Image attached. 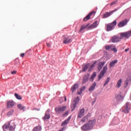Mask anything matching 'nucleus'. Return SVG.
<instances>
[{
  "instance_id": "f704fd0d",
  "label": "nucleus",
  "mask_w": 131,
  "mask_h": 131,
  "mask_svg": "<svg viewBox=\"0 0 131 131\" xmlns=\"http://www.w3.org/2000/svg\"><path fill=\"white\" fill-rule=\"evenodd\" d=\"M15 128H16V124H14L13 126H12V125H11V124H10V126L9 127V131H14Z\"/></svg>"
},
{
  "instance_id": "0eeeda50",
  "label": "nucleus",
  "mask_w": 131,
  "mask_h": 131,
  "mask_svg": "<svg viewBox=\"0 0 131 131\" xmlns=\"http://www.w3.org/2000/svg\"><path fill=\"white\" fill-rule=\"evenodd\" d=\"M129 21V20H128V19L125 18L122 20V21H120L118 24V27H119V28H121V27H124L125 25H127V23H128Z\"/></svg>"
},
{
  "instance_id": "58836bf2",
  "label": "nucleus",
  "mask_w": 131,
  "mask_h": 131,
  "mask_svg": "<svg viewBox=\"0 0 131 131\" xmlns=\"http://www.w3.org/2000/svg\"><path fill=\"white\" fill-rule=\"evenodd\" d=\"M111 51L114 52V53H117L118 50L116 49V46L113 45V46L112 47Z\"/></svg>"
},
{
  "instance_id": "680f3d73",
  "label": "nucleus",
  "mask_w": 131,
  "mask_h": 131,
  "mask_svg": "<svg viewBox=\"0 0 131 131\" xmlns=\"http://www.w3.org/2000/svg\"><path fill=\"white\" fill-rule=\"evenodd\" d=\"M128 51H129V47H128L127 49H125V53H127V52H128Z\"/></svg>"
},
{
  "instance_id": "3c124183",
  "label": "nucleus",
  "mask_w": 131,
  "mask_h": 131,
  "mask_svg": "<svg viewBox=\"0 0 131 131\" xmlns=\"http://www.w3.org/2000/svg\"><path fill=\"white\" fill-rule=\"evenodd\" d=\"M86 119L84 117H83L82 118V119L81 120V121H80V122H82L83 123H84V122H85V120H86Z\"/></svg>"
},
{
  "instance_id": "de8ad7c7",
  "label": "nucleus",
  "mask_w": 131,
  "mask_h": 131,
  "mask_svg": "<svg viewBox=\"0 0 131 131\" xmlns=\"http://www.w3.org/2000/svg\"><path fill=\"white\" fill-rule=\"evenodd\" d=\"M102 69H103L102 67H101L100 66L98 65L97 67V70H98V72H100V71H101Z\"/></svg>"
},
{
  "instance_id": "4d7b16f0",
  "label": "nucleus",
  "mask_w": 131,
  "mask_h": 131,
  "mask_svg": "<svg viewBox=\"0 0 131 131\" xmlns=\"http://www.w3.org/2000/svg\"><path fill=\"white\" fill-rule=\"evenodd\" d=\"M81 94H82V92L81 91H77V94L78 95H81Z\"/></svg>"
},
{
  "instance_id": "aec40b11",
  "label": "nucleus",
  "mask_w": 131,
  "mask_h": 131,
  "mask_svg": "<svg viewBox=\"0 0 131 131\" xmlns=\"http://www.w3.org/2000/svg\"><path fill=\"white\" fill-rule=\"evenodd\" d=\"M118 62V60L117 59H115L112 61L110 62L109 64V68H112V67H114L116 63Z\"/></svg>"
},
{
  "instance_id": "49530a36",
  "label": "nucleus",
  "mask_w": 131,
  "mask_h": 131,
  "mask_svg": "<svg viewBox=\"0 0 131 131\" xmlns=\"http://www.w3.org/2000/svg\"><path fill=\"white\" fill-rule=\"evenodd\" d=\"M118 2V1L116 0V1H114V2H112L110 4L111 7H112V6H113L114 5H116V4Z\"/></svg>"
},
{
  "instance_id": "864d4df0",
  "label": "nucleus",
  "mask_w": 131,
  "mask_h": 131,
  "mask_svg": "<svg viewBox=\"0 0 131 131\" xmlns=\"http://www.w3.org/2000/svg\"><path fill=\"white\" fill-rule=\"evenodd\" d=\"M17 74V71L13 70L11 71V74H12L13 75H14V74Z\"/></svg>"
},
{
  "instance_id": "e433bc0d",
  "label": "nucleus",
  "mask_w": 131,
  "mask_h": 131,
  "mask_svg": "<svg viewBox=\"0 0 131 131\" xmlns=\"http://www.w3.org/2000/svg\"><path fill=\"white\" fill-rule=\"evenodd\" d=\"M117 119L114 118L112 121V124L113 125H117L118 124V122H117Z\"/></svg>"
},
{
  "instance_id": "bb28decb",
  "label": "nucleus",
  "mask_w": 131,
  "mask_h": 131,
  "mask_svg": "<svg viewBox=\"0 0 131 131\" xmlns=\"http://www.w3.org/2000/svg\"><path fill=\"white\" fill-rule=\"evenodd\" d=\"M66 101H67V97L66 96H64L63 97H61L59 99V104H62V103H64V102H66Z\"/></svg>"
},
{
  "instance_id": "7c9ffc66",
  "label": "nucleus",
  "mask_w": 131,
  "mask_h": 131,
  "mask_svg": "<svg viewBox=\"0 0 131 131\" xmlns=\"http://www.w3.org/2000/svg\"><path fill=\"white\" fill-rule=\"evenodd\" d=\"M79 101H80V97H79V96H77L73 100V102L75 104L78 105V104H79Z\"/></svg>"
},
{
  "instance_id": "2eb2a0df",
  "label": "nucleus",
  "mask_w": 131,
  "mask_h": 131,
  "mask_svg": "<svg viewBox=\"0 0 131 131\" xmlns=\"http://www.w3.org/2000/svg\"><path fill=\"white\" fill-rule=\"evenodd\" d=\"M128 77H129V78H127L124 81V86L125 89H126L127 86H128V84L129 83V81H131V76L130 77L129 76H128Z\"/></svg>"
},
{
  "instance_id": "13d9d810",
  "label": "nucleus",
  "mask_w": 131,
  "mask_h": 131,
  "mask_svg": "<svg viewBox=\"0 0 131 131\" xmlns=\"http://www.w3.org/2000/svg\"><path fill=\"white\" fill-rule=\"evenodd\" d=\"M94 80H95V78H93V77L91 76V77L90 78V81H94Z\"/></svg>"
},
{
  "instance_id": "b1692460",
  "label": "nucleus",
  "mask_w": 131,
  "mask_h": 131,
  "mask_svg": "<svg viewBox=\"0 0 131 131\" xmlns=\"http://www.w3.org/2000/svg\"><path fill=\"white\" fill-rule=\"evenodd\" d=\"M90 25L92 29H94V28H97V26H99V23H98V20H95L93 24Z\"/></svg>"
},
{
  "instance_id": "a19ab883",
  "label": "nucleus",
  "mask_w": 131,
  "mask_h": 131,
  "mask_svg": "<svg viewBox=\"0 0 131 131\" xmlns=\"http://www.w3.org/2000/svg\"><path fill=\"white\" fill-rule=\"evenodd\" d=\"M14 109H11L10 111H9L7 113V116H8L9 117H10V116H11V115H13V114H14Z\"/></svg>"
},
{
  "instance_id": "6ab92c4d",
  "label": "nucleus",
  "mask_w": 131,
  "mask_h": 131,
  "mask_svg": "<svg viewBox=\"0 0 131 131\" xmlns=\"http://www.w3.org/2000/svg\"><path fill=\"white\" fill-rule=\"evenodd\" d=\"M82 70L83 71H84L85 72H86L88 71V69L90 68V63H87L86 64L83 63L82 64Z\"/></svg>"
},
{
  "instance_id": "0e129e2a",
  "label": "nucleus",
  "mask_w": 131,
  "mask_h": 131,
  "mask_svg": "<svg viewBox=\"0 0 131 131\" xmlns=\"http://www.w3.org/2000/svg\"><path fill=\"white\" fill-rule=\"evenodd\" d=\"M84 117L88 120V119H89V115H86Z\"/></svg>"
},
{
  "instance_id": "338daca9",
  "label": "nucleus",
  "mask_w": 131,
  "mask_h": 131,
  "mask_svg": "<svg viewBox=\"0 0 131 131\" xmlns=\"http://www.w3.org/2000/svg\"><path fill=\"white\" fill-rule=\"evenodd\" d=\"M87 115H88V116L89 117H91V116H92V113H88V114H87Z\"/></svg>"
},
{
  "instance_id": "e2e57ef3",
  "label": "nucleus",
  "mask_w": 131,
  "mask_h": 131,
  "mask_svg": "<svg viewBox=\"0 0 131 131\" xmlns=\"http://www.w3.org/2000/svg\"><path fill=\"white\" fill-rule=\"evenodd\" d=\"M33 110H36L37 111H39V110H40V108H35V107H34V108H33Z\"/></svg>"
},
{
  "instance_id": "a18cd8bd",
  "label": "nucleus",
  "mask_w": 131,
  "mask_h": 131,
  "mask_svg": "<svg viewBox=\"0 0 131 131\" xmlns=\"http://www.w3.org/2000/svg\"><path fill=\"white\" fill-rule=\"evenodd\" d=\"M85 89H86V86H83L82 88H80L79 89V91H81V92H83V91L85 90Z\"/></svg>"
},
{
  "instance_id": "052dcab7",
  "label": "nucleus",
  "mask_w": 131,
  "mask_h": 131,
  "mask_svg": "<svg viewBox=\"0 0 131 131\" xmlns=\"http://www.w3.org/2000/svg\"><path fill=\"white\" fill-rule=\"evenodd\" d=\"M31 51H32V50H31V49H29L28 50H27V51L26 52V54H27V53H31Z\"/></svg>"
},
{
  "instance_id": "bf43d9fd",
  "label": "nucleus",
  "mask_w": 131,
  "mask_h": 131,
  "mask_svg": "<svg viewBox=\"0 0 131 131\" xmlns=\"http://www.w3.org/2000/svg\"><path fill=\"white\" fill-rule=\"evenodd\" d=\"M46 45H47L48 48H51L52 47V45L50 43L47 42Z\"/></svg>"
},
{
  "instance_id": "393cba45",
  "label": "nucleus",
  "mask_w": 131,
  "mask_h": 131,
  "mask_svg": "<svg viewBox=\"0 0 131 131\" xmlns=\"http://www.w3.org/2000/svg\"><path fill=\"white\" fill-rule=\"evenodd\" d=\"M108 70V67L107 64H105L102 68V70L100 72L103 73V74H105L107 73V71Z\"/></svg>"
},
{
  "instance_id": "c03bdc74",
  "label": "nucleus",
  "mask_w": 131,
  "mask_h": 131,
  "mask_svg": "<svg viewBox=\"0 0 131 131\" xmlns=\"http://www.w3.org/2000/svg\"><path fill=\"white\" fill-rule=\"evenodd\" d=\"M96 76H97V72H94L91 75V77H93L94 78H96Z\"/></svg>"
},
{
  "instance_id": "f257e3e1",
  "label": "nucleus",
  "mask_w": 131,
  "mask_h": 131,
  "mask_svg": "<svg viewBox=\"0 0 131 131\" xmlns=\"http://www.w3.org/2000/svg\"><path fill=\"white\" fill-rule=\"evenodd\" d=\"M131 36V30L127 32H121L120 33V37L117 35H115L111 37L110 39L109 42H113L115 43L116 42H120L121 39H128Z\"/></svg>"
},
{
  "instance_id": "09e8293b",
  "label": "nucleus",
  "mask_w": 131,
  "mask_h": 131,
  "mask_svg": "<svg viewBox=\"0 0 131 131\" xmlns=\"http://www.w3.org/2000/svg\"><path fill=\"white\" fill-rule=\"evenodd\" d=\"M119 10V8H117L115 9L114 10L111 11V12H112V14H113L114 13H115V12H117V11H118Z\"/></svg>"
},
{
  "instance_id": "5701e85b",
  "label": "nucleus",
  "mask_w": 131,
  "mask_h": 131,
  "mask_svg": "<svg viewBox=\"0 0 131 131\" xmlns=\"http://www.w3.org/2000/svg\"><path fill=\"white\" fill-rule=\"evenodd\" d=\"M10 122H9L8 124L5 123L2 126V128L3 129V131H7V129H9V128L10 127Z\"/></svg>"
},
{
  "instance_id": "dca6fc26",
  "label": "nucleus",
  "mask_w": 131,
  "mask_h": 131,
  "mask_svg": "<svg viewBox=\"0 0 131 131\" xmlns=\"http://www.w3.org/2000/svg\"><path fill=\"white\" fill-rule=\"evenodd\" d=\"M112 14V12L111 11L110 12H105L103 15L102 17V19H106V18H108L110 17Z\"/></svg>"
},
{
  "instance_id": "4468645a",
  "label": "nucleus",
  "mask_w": 131,
  "mask_h": 131,
  "mask_svg": "<svg viewBox=\"0 0 131 131\" xmlns=\"http://www.w3.org/2000/svg\"><path fill=\"white\" fill-rule=\"evenodd\" d=\"M84 112H85V109H84V107L80 109L78 114V118L83 117V116H84Z\"/></svg>"
},
{
  "instance_id": "1a4fd4ad",
  "label": "nucleus",
  "mask_w": 131,
  "mask_h": 131,
  "mask_svg": "<svg viewBox=\"0 0 131 131\" xmlns=\"http://www.w3.org/2000/svg\"><path fill=\"white\" fill-rule=\"evenodd\" d=\"M98 63V60L94 61L92 64L89 63V68L88 70V72H92V70H94V68H95L96 66V64Z\"/></svg>"
},
{
  "instance_id": "c85d7f7f",
  "label": "nucleus",
  "mask_w": 131,
  "mask_h": 131,
  "mask_svg": "<svg viewBox=\"0 0 131 131\" xmlns=\"http://www.w3.org/2000/svg\"><path fill=\"white\" fill-rule=\"evenodd\" d=\"M104 76H105V74H103V73L100 72L98 76V79L97 80V81H100L101 78H103Z\"/></svg>"
},
{
  "instance_id": "20e7f679",
  "label": "nucleus",
  "mask_w": 131,
  "mask_h": 131,
  "mask_svg": "<svg viewBox=\"0 0 131 131\" xmlns=\"http://www.w3.org/2000/svg\"><path fill=\"white\" fill-rule=\"evenodd\" d=\"M66 109H67V105L55 107V112H56V113H57V114H60V113H63L64 111H66Z\"/></svg>"
},
{
  "instance_id": "37998d69",
  "label": "nucleus",
  "mask_w": 131,
  "mask_h": 131,
  "mask_svg": "<svg viewBox=\"0 0 131 131\" xmlns=\"http://www.w3.org/2000/svg\"><path fill=\"white\" fill-rule=\"evenodd\" d=\"M106 62L105 61H100L98 65L102 68L104 67V66L105 65Z\"/></svg>"
},
{
  "instance_id": "4c0bfd02",
  "label": "nucleus",
  "mask_w": 131,
  "mask_h": 131,
  "mask_svg": "<svg viewBox=\"0 0 131 131\" xmlns=\"http://www.w3.org/2000/svg\"><path fill=\"white\" fill-rule=\"evenodd\" d=\"M71 111H74L75 109H76V107H77V104L76 103H73V104H71Z\"/></svg>"
},
{
  "instance_id": "79ce46f5",
  "label": "nucleus",
  "mask_w": 131,
  "mask_h": 131,
  "mask_svg": "<svg viewBox=\"0 0 131 131\" xmlns=\"http://www.w3.org/2000/svg\"><path fill=\"white\" fill-rule=\"evenodd\" d=\"M68 115H69V110L66 111L62 115V117H67Z\"/></svg>"
},
{
  "instance_id": "f03ea898",
  "label": "nucleus",
  "mask_w": 131,
  "mask_h": 131,
  "mask_svg": "<svg viewBox=\"0 0 131 131\" xmlns=\"http://www.w3.org/2000/svg\"><path fill=\"white\" fill-rule=\"evenodd\" d=\"M97 120H89L87 123H84L81 127V129L83 131H89L94 129V126L96 124Z\"/></svg>"
},
{
  "instance_id": "f3484780",
  "label": "nucleus",
  "mask_w": 131,
  "mask_h": 131,
  "mask_svg": "<svg viewBox=\"0 0 131 131\" xmlns=\"http://www.w3.org/2000/svg\"><path fill=\"white\" fill-rule=\"evenodd\" d=\"M96 86H97V82H94L92 85H91L89 89V92H94V91H95V89H96Z\"/></svg>"
},
{
  "instance_id": "6e6d98bb",
  "label": "nucleus",
  "mask_w": 131,
  "mask_h": 131,
  "mask_svg": "<svg viewBox=\"0 0 131 131\" xmlns=\"http://www.w3.org/2000/svg\"><path fill=\"white\" fill-rule=\"evenodd\" d=\"M25 56V53H21L20 54V57L21 58H24Z\"/></svg>"
},
{
  "instance_id": "c756f323",
  "label": "nucleus",
  "mask_w": 131,
  "mask_h": 131,
  "mask_svg": "<svg viewBox=\"0 0 131 131\" xmlns=\"http://www.w3.org/2000/svg\"><path fill=\"white\" fill-rule=\"evenodd\" d=\"M42 127L40 125L34 127L33 129V131H41Z\"/></svg>"
},
{
  "instance_id": "39448f33",
  "label": "nucleus",
  "mask_w": 131,
  "mask_h": 131,
  "mask_svg": "<svg viewBox=\"0 0 131 131\" xmlns=\"http://www.w3.org/2000/svg\"><path fill=\"white\" fill-rule=\"evenodd\" d=\"M87 29L88 30H92V27L91 26V23H88L86 25H81L80 30H79V33H81L82 30H85Z\"/></svg>"
},
{
  "instance_id": "412c9836",
  "label": "nucleus",
  "mask_w": 131,
  "mask_h": 131,
  "mask_svg": "<svg viewBox=\"0 0 131 131\" xmlns=\"http://www.w3.org/2000/svg\"><path fill=\"white\" fill-rule=\"evenodd\" d=\"M124 97L121 95V94H118L117 95H115V99L117 102H119L120 101H122L123 100Z\"/></svg>"
},
{
  "instance_id": "ddd939ff",
  "label": "nucleus",
  "mask_w": 131,
  "mask_h": 131,
  "mask_svg": "<svg viewBox=\"0 0 131 131\" xmlns=\"http://www.w3.org/2000/svg\"><path fill=\"white\" fill-rule=\"evenodd\" d=\"M77 89H79V83H75L73 84L71 88V92H72V94L77 90Z\"/></svg>"
},
{
  "instance_id": "f8f14e48",
  "label": "nucleus",
  "mask_w": 131,
  "mask_h": 131,
  "mask_svg": "<svg viewBox=\"0 0 131 131\" xmlns=\"http://www.w3.org/2000/svg\"><path fill=\"white\" fill-rule=\"evenodd\" d=\"M72 117V115L69 116L68 118H67L65 120H64L61 123V126H65L66 125H67V124L69 123V121H70V119H71Z\"/></svg>"
},
{
  "instance_id": "cd10ccee",
  "label": "nucleus",
  "mask_w": 131,
  "mask_h": 131,
  "mask_svg": "<svg viewBox=\"0 0 131 131\" xmlns=\"http://www.w3.org/2000/svg\"><path fill=\"white\" fill-rule=\"evenodd\" d=\"M91 14L89 13L85 17H84L83 19V21L84 22H87V21H89V20L91 19V17L92 15Z\"/></svg>"
},
{
  "instance_id": "72a5a7b5",
  "label": "nucleus",
  "mask_w": 131,
  "mask_h": 131,
  "mask_svg": "<svg viewBox=\"0 0 131 131\" xmlns=\"http://www.w3.org/2000/svg\"><path fill=\"white\" fill-rule=\"evenodd\" d=\"M14 96L17 99V100H22V96L18 93H15Z\"/></svg>"
},
{
  "instance_id": "473e14b6",
  "label": "nucleus",
  "mask_w": 131,
  "mask_h": 131,
  "mask_svg": "<svg viewBox=\"0 0 131 131\" xmlns=\"http://www.w3.org/2000/svg\"><path fill=\"white\" fill-rule=\"evenodd\" d=\"M14 65L16 67H19V65H20V60L18 58L15 59Z\"/></svg>"
},
{
  "instance_id": "423d86ee",
  "label": "nucleus",
  "mask_w": 131,
  "mask_h": 131,
  "mask_svg": "<svg viewBox=\"0 0 131 131\" xmlns=\"http://www.w3.org/2000/svg\"><path fill=\"white\" fill-rule=\"evenodd\" d=\"M62 37L63 38V43H64V45L71 43L72 42V40H73L72 38H70V36H67L66 35H62Z\"/></svg>"
},
{
  "instance_id": "8fccbe9b",
  "label": "nucleus",
  "mask_w": 131,
  "mask_h": 131,
  "mask_svg": "<svg viewBox=\"0 0 131 131\" xmlns=\"http://www.w3.org/2000/svg\"><path fill=\"white\" fill-rule=\"evenodd\" d=\"M103 54H104V57L105 58H107V56H108V52H107L106 51H104Z\"/></svg>"
},
{
  "instance_id": "a878e982",
  "label": "nucleus",
  "mask_w": 131,
  "mask_h": 131,
  "mask_svg": "<svg viewBox=\"0 0 131 131\" xmlns=\"http://www.w3.org/2000/svg\"><path fill=\"white\" fill-rule=\"evenodd\" d=\"M131 10L129 9V8H127L126 10H125L123 13L121 14V15H124V16H127L129 13H130Z\"/></svg>"
},
{
  "instance_id": "ea45409f",
  "label": "nucleus",
  "mask_w": 131,
  "mask_h": 131,
  "mask_svg": "<svg viewBox=\"0 0 131 131\" xmlns=\"http://www.w3.org/2000/svg\"><path fill=\"white\" fill-rule=\"evenodd\" d=\"M112 47H113V44L106 45L105 47V49L106 50V51H109L110 50H111Z\"/></svg>"
},
{
  "instance_id": "603ef678",
  "label": "nucleus",
  "mask_w": 131,
  "mask_h": 131,
  "mask_svg": "<svg viewBox=\"0 0 131 131\" xmlns=\"http://www.w3.org/2000/svg\"><path fill=\"white\" fill-rule=\"evenodd\" d=\"M97 101V97H95L94 98V100L92 102V105H93L95 104V103H96V101Z\"/></svg>"
},
{
  "instance_id": "6e6552de",
  "label": "nucleus",
  "mask_w": 131,
  "mask_h": 131,
  "mask_svg": "<svg viewBox=\"0 0 131 131\" xmlns=\"http://www.w3.org/2000/svg\"><path fill=\"white\" fill-rule=\"evenodd\" d=\"M50 111L51 110L48 108L45 112L44 117L42 118L44 121H48V120L51 118V115L50 114Z\"/></svg>"
},
{
  "instance_id": "a211bd4d",
  "label": "nucleus",
  "mask_w": 131,
  "mask_h": 131,
  "mask_svg": "<svg viewBox=\"0 0 131 131\" xmlns=\"http://www.w3.org/2000/svg\"><path fill=\"white\" fill-rule=\"evenodd\" d=\"M128 105H129V102H127L125 103V108L124 110H123L122 112H124L125 113L128 114L129 113V107H128Z\"/></svg>"
},
{
  "instance_id": "2f4dec72",
  "label": "nucleus",
  "mask_w": 131,
  "mask_h": 131,
  "mask_svg": "<svg viewBox=\"0 0 131 131\" xmlns=\"http://www.w3.org/2000/svg\"><path fill=\"white\" fill-rule=\"evenodd\" d=\"M121 83H122V79H120L118 80L117 83L116 84V86L118 89H119L120 86H121Z\"/></svg>"
},
{
  "instance_id": "774afa93",
  "label": "nucleus",
  "mask_w": 131,
  "mask_h": 131,
  "mask_svg": "<svg viewBox=\"0 0 131 131\" xmlns=\"http://www.w3.org/2000/svg\"><path fill=\"white\" fill-rule=\"evenodd\" d=\"M82 72H85L84 71H83V70H80L79 73H82Z\"/></svg>"
},
{
  "instance_id": "9b49d317",
  "label": "nucleus",
  "mask_w": 131,
  "mask_h": 131,
  "mask_svg": "<svg viewBox=\"0 0 131 131\" xmlns=\"http://www.w3.org/2000/svg\"><path fill=\"white\" fill-rule=\"evenodd\" d=\"M90 75H91V74L88 73L86 75L83 76L82 84H84V83H86L89 81V80L90 79Z\"/></svg>"
},
{
  "instance_id": "4be33fe9",
  "label": "nucleus",
  "mask_w": 131,
  "mask_h": 131,
  "mask_svg": "<svg viewBox=\"0 0 131 131\" xmlns=\"http://www.w3.org/2000/svg\"><path fill=\"white\" fill-rule=\"evenodd\" d=\"M17 108H18L20 111H23L24 112L25 111H26V109H25V106H23V104L21 103L17 105Z\"/></svg>"
},
{
  "instance_id": "c9c22d12",
  "label": "nucleus",
  "mask_w": 131,
  "mask_h": 131,
  "mask_svg": "<svg viewBox=\"0 0 131 131\" xmlns=\"http://www.w3.org/2000/svg\"><path fill=\"white\" fill-rule=\"evenodd\" d=\"M110 79H111L110 77H107L105 82L103 84V86H106V85H107V84L109 83V82H110Z\"/></svg>"
},
{
  "instance_id": "69168bd1",
  "label": "nucleus",
  "mask_w": 131,
  "mask_h": 131,
  "mask_svg": "<svg viewBox=\"0 0 131 131\" xmlns=\"http://www.w3.org/2000/svg\"><path fill=\"white\" fill-rule=\"evenodd\" d=\"M56 95H57V96H60V95H61V92H57L56 93Z\"/></svg>"
},
{
  "instance_id": "9d476101",
  "label": "nucleus",
  "mask_w": 131,
  "mask_h": 131,
  "mask_svg": "<svg viewBox=\"0 0 131 131\" xmlns=\"http://www.w3.org/2000/svg\"><path fill=\"white\" fill-rule=\"evenodd\" d=\"M16 102L13 100H9L7 102V108L9 109L10 108H13L15 106Z\"/></svg>"
},
{
  "instance_id": "7ed1b4c3",
  "label": "nucleus",
  "mask_w": 131,
  "mask_h": 131,
  "mask_svg": "<svg viewBox=\"0 0 131 131\" xmlns=\"http://www.w3.org/2000/svg\"><path fill=\"white\" fill-rule=\"evenodd\" d=\"M105 29L106 31L109 32L110 31H112L115 28L116 25H117V20L115 19L112 23H108L107 24H105Z\"/></svg>"
},
{
  "instance_id": "5fc2aeb1",
  "label": "nucleus",
  "mask_w": 131,
  "mask_h": 131,
  "mask_svg": "<svg viewBox=\"0 0 131 131\" xmlns=\"http://www.w3.org/2000/svg\"><path fill=\"white\" fill-rule=\"evenodd\" d=\"M97 13V11H92L90 13H89V14H91V16H93V14H95Z\"/></svg>"
}]
</instances>
